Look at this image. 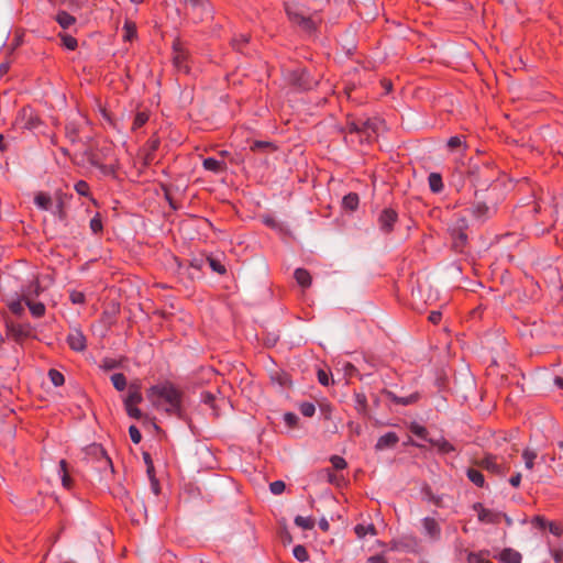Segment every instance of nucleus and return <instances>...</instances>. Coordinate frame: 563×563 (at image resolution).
I'll use <instances>...</instances> for the list:
<instances>
[{
  "label": "nucleus",
  "mask_w": 563,
  "mask_h": 563,
  "mask_svg": "<svg viewBox=\"0 0 563 563\" xmlns=\"http://www.w3.org/2000/svg\"><path fill=\"white\" fill-rule=\"evenodd\" d=\"M147 398L157 409L181 418L183 394L172 383L157 384L148 388Z\"/></svg>",
  "instance_id": "obj_1"
},
{
  "label": "nucleus",
  "mask_w": 563,
  "mask_h": 563,
  "mask_svg": "<svg viewBox=\"0 0 563 563\" xmlns=\"http://www.w3.org/2000/svg\"><path fill=\"white\" fill-rule=\"evenodd\" d=\"M284 7L291 23L309 33L316 30V24L309 16V10L299 1H285Z\"/></svg>",
  "instance_id": "obj_2"
},
{
  "label": "nucleus",
  "mask_w": 563,
  "mask_h": 563,
  "mask_svg": "<svg viewBox=\"0 0 563 563\" xmlns=\"http://www.w3.org/2000/svg\"><path fill=\"white\" fill-rule=\"evenodd\" d=\"M190 11L194 22H205L213 18V8L209 0H181Z\"/></svg>",
  "instance_id": "obj_3"
},
{
  "label": "nucleus",
  "mask_w": 563,
  "mask_h": 563,
  "mask_svg": "<svg viewBox=\"0 0 563 563\" xmlns=\"http://www.w3.org/2000/svg\"><path fill=\"white\" fill-rule=\"evenodd\" d=\"M289 84L298 90L306 91L318 85L319 79L311 77L306 68H297L288 75Z\"/></svg>",
  "instance_id": "obj_4"
},
{
  "label": "nucleus",
  "mask_w": 563,
  "mask_h": 563,
  "mask_svg": "<svg viewBox=\"0 0 563 563\" xmlns=\"http://www.w3.org/2000/svg\"><path fill=\"white\" fill-rule=\"evenodd\" d=\"M173 49H174L173 62H174L175 67L178 70H184L185 73H188L189 71V67L187 65V60H188V56H189L188 52L181 46V44L178 41L173 44Z\"/></svg>",
  "instance_id": "obj_5"
},
{
  "label": "nucleus",
  "mask_w": 563,
  "mask_h": 563,
  "mask_svg": "<svg viewBox=\"0 0 563 563\" xmlns=\"http://www.w3.org/2000/svg\"><path fill=\"white\" fill-rule=\"evenodd\" d=\"M69 346L77 352H81L86 349V338L81 331L74 329L67 336Z\"/></svg>",
  "instance_id": "obj_6"
},
{
  "label": "nucleus",
  "mask_w": 563,
  "mask_h": 563,
  "mask_svg": "<svg viewBox=\"0 0 563 563\" xmlns=\"http://www.w3.org/2000/svg\"><path fill=\"white\" fill-rule=\"evenodd\" d=\"M397 220V213L393 209H385L379 216L378 222L383 231L389 232Z\"/></svg>",
  "instance_id": "obj_7"
},
{
  "label": "nucleus",
  "mask_w": 563,
  "mask_h": 563,
  "mask_svg": "<svg viewBox=\"0 0 563 563\" xmlns=\"http://www.w3.org/2000/svg\"><path fill=\"white\" fill-rule=\"evenodd\" d=\"M474 508L478 511V519L485 523H496L501 517L500 514L486 509L481 504H476Z\"/></svg>",
  "instance_id": "obj_8"
},
{
  "label": "nucleus",
  "mask_w": 563,
  "mask_h": 563,
  "mask_svg": "<svg viewBox=\"0 0 563 563\" xmlns=\"http://www.w3.org/2000/svg\"><path fill=\"white\" fill-rule=\"evenodd\" d=\"M422 527L424 534L428 536L430 539H439L441 529L439 523L433 518H424L422 520Z\"/></svg>",
  "instance_id": "obj_9"
},
{
  "label": "nucleus",
  "mask_w": 563,
  "mask_h": 563,
  "mask_svg": "<svg viewBox=\"0 0 563 563\" xmlns=\"http://www.w3.org/2000/svg\"><path fill=\"white\" fill-rule=\"evenodd\" d=\"M43 291L38 280H33L22 290V300H34Z\"/></svg>",
  "instance_id": "obj_10"
},
{
  "label": "nucleus",
  "mask_w": 563,
  "mask_h": 563,
  "mask_svg": "<svg viewBox=\"0 0 563 563\" xmlns=\"http://www.w3.org/2000/svg\"><path fill=\"white\" fill-rule=\"evenodd\" d=\"M383 124V122L378 119H367L365 121H361L360 123H352V129L354 131H368L372 130L373 132H378L379 125Z\"/></svg>",
  "instance_id": "obj_11"
},
{
  "label": "nucleus",
  "mask_w": 563,
  "mask_h": 563,
  "mask_svg": "<svg viewBox=\"0 0 563 563\" xmlns=\"http://www.w3.org/2000/svg\"><path fill=\"white\" fill-rule=\"evenodd\" d=\"M398 440L399 439L395 432H388V433L382 435L377 440L375 448L380 451L385 450V449H389V448L395 446L397 444Z\"/></svg>",
  "instance_id": "obj_12"
},
{
  "label": "nucleus",
  "mask_w": 563,
  "mask_h": 563,
  "mask_svg": "<svg viewBox=\"0 0 563 563\" xmlns=\"http://www.w3.org/2000/svg\"><path fill=\"white\" fill-rule=\"evenodd\" d=\"M141 386L137 383H132L129 386V394L125 397L123 402H132V404H140L143 400L142 394L140 391Z\"/></svg>",
  "instance_id": "obj_13"
},
{
  "label": "nucleus",
  "mask_w": 563,
  "mask_h": 563,
  "mask_svg": "<svg viewBox=\"0 0 563 563\" xmlns=\"http://www.w3.org/2000/svg\"><path fill=\"white\" fill-rule=\"evenodd\" d=\"M55 20L64 30L69 29L76 22V18L66 11H58L55 16Z\"/></svg>",
  "instance_id": "obj_14"
},
{
  "label": "nucleus",
  "mask_w": 563,
  "mask_h": 563,
  "mask_svg": "<svg viewBox=\"0 0 563 563\" xmlns=\"http://www.w3.org/2000/svg\"><path fill=\"white\" fill-rule=\"evenodd\" d=\"M386 396L397 405L408 406L417 401L418 394H411L407 397H398L393 391H385Z\"/></svg>",
  "instance_id": "obj_15"
},
{
  "label": "nucleus",
  "mask_w": 563,
  "mask_h": 563,
  "mask_svg": "<svg viewBox=\"0 0 563 563\" xmlns=\"http://www.w3.org/2000/svg\"><path fill=\"white\" fill-rule=\"evenodd\" d=\"M471 212L477 220H485L490 214V208L484 202H477L472 207Z\"/></svg>",
  "instance_id": "obj_16"
},
{
  "label": "nucleus",
  "mask_w": 563,
  "mask_h": 563,
  "mask_svg": "<svg viewBox=\"0 0 563 563\" xmlns=\"http://www.w3.org/2000/svg\"><path fill=\"white\" fill-rule=\"evenodd\" d=\"M57 473L62 479V484L65 488L71 487V478L68 474L67 462L65 460L59 461Z\"/></svg>",
  "instance_id": "obj_17"
},
{
  "label": "nucleus",
  "mask_w": 563,
  "mask_h": 563,
  "mask_svg": "<svg viewBox=\"0 0 563 563\" xmlns=\"http://www.w3.org/2000/svg\"><path fill=\"white\" fill-rule=\"evenodd\" d=\"M34 203L43 210H52L53 201L49 195L45 192H38L34 198Z\"/></svg>",
  "instance_id": "obj_18"
},
{
  "label": "nucleus",
  "mask_w": 563,
  "mask_h": 563,
  "mask_svg": "<svg viewBox=\"0 0 563 563\" xmlns=\"http://www.w3.org/2000/svg\"><path fill=\"white\" fill-rule=\"evenodd\" d=\"M499 559L505 563H520L521 554L512 549H505L500 553Z\"/></svg>",
  "instance_id": "obj_19"
},
{
  "label": "nucleus",
  "mask_w": 563,
  "mask_h": 563,
  "mask_svg": "<svg viewBox=\"0 0 563 563\" xmlns=\"http://www.w3.org/2000/svg\"><path fill=\"white\" fill-rule=\"evenodd\" d=\"M476 464L479 467L485 468L487 471H490V472H494V473H498L499 472V466L497 465V463L495 461V457L492 456V455H488V456H485V457L481 459L479 461L476 462Z\"/></svg>",
  "instance_id": "obj_20"
},
{
  "label": "nucleus",
  "mask_w": 563,
  "mask_h": 563,
  "mask_svg": "<svg viewBox=\"0 0 563 563\" xmlns=\"http://www.w3.org/2000/svg\"><path fill=\"white\" fill-rule=\"evenodd\" d=\"M202 165L207 170L214 173H222L225 169L224 163L212 157L206 158Z\"/></svg>",
  "instance_id": "obj_21"
},
{
  "label": "nucleus",
  "mask_w": 563,
  "mask_h": 563,
  "mask_svg": "<svg viewBox=\"0 0 563 563\" xmlns=\"http://www.w3.org/2000/svg\"><path fill=\"white\" fill-rule=\"evenodd\" d=\"M295 278L297 283L303 288H307L311 285V276L309 272L303 268H297L295 271Z\"/></svg>",
  "instance_id": "obj_22"
},
{
  "label": "nucleus",
  "mask_w": 563,
  "mask_h": 563,
  "mask_svg": "<svg viewBox=\"0 0 563 563\" xmlns=\"http://www.w3.org/2000/svg\"><path fill=\"white\" fill-rule=\"evenodd\" d=\"M430 189L433 192H440L443 189L442 177L438 173H431L428 178Z\"/></svg>",
  "instance_id": "obj_23"
},
{
  "label": "nucleus",
  "mask_w": 563,
  "mask_h": 563,
  "mask_svg": "<svg viewBox=\"0 0 563 563\" xmlns=\"http://www.w3.org/2000/svg\"><path fill=\"white\" fill-rule=\"evenodd\" d=\"M24 302L34 317L40 318L45 313V306L42 302L35 300H25Z\"/></svg>",
  "instance_id": "obj_24"
},
{
  "label": "nucleus",
  "mask_w": 563,
  "mask_h": 563,
  "mask_svg": "<svg viewBox=\"0 0 563 563\" xmlns=\"http://www.w3.org/2000/svg\"><path fill=\"white\" fill-rule=\"evenodd\" d=\"M110 379H111V383H112L113 387L118 391H123L126 388V386H128L126 378L121 373L112 374Z\"/></svg>",
  "instance_id": "obj_25"
},
{
  "label": "nucleus",
  "mask_w": 563,
  "mask_h": 563,
  "mask_svg": "<svg viewBox=\"0 0 563 563\" xmlns=\"http://www.w3.org/2000/svg\"><path fill=\"white\" fill-rule=\"evenodd\" d=\"M250 37L246 34H239L232 37L231 45L232 47L238 51L242 52V49L245 47V45L249 43Z\"/></svg>",
  "instance_id": "obj_26"
},
{
  "label": "nucleus",
  "mask_w": 563,
  "mask_h": 563,
  "mask_svg": "<svg viewBox=\"0 0 563 563\" xmlns=\"http://www.w3.org/2000/svg\"><path fill=\"white\" fill-rule=\"evenodd\" d=\"M48 1L54 5L66 4L71 10L80 9L87 3V0H48Z\"/></svg>",
  "instance_id": "obj_27"
},
{
  "label": "nucleus",
  "mask_w": 563,
  "mask_h": 563,
  "mask_svg": "<svg viewBox=\"0 0 563 563\" xmlns=\"http://www.w3.org/2000/svg\"><path fill=\"white\" fill-rule=\"evenodd\" d=\"M467 478L474 483L475 485L483 487L484 486V476L483 474L476 470V468H468L466 472Z\"/></svg>",
  "instance_id": "obj_28"
},
{
  "label": "nucleus",
  "mask_w": 563,
  "mask_h": 563,
  "mask_svg": "<svg viewBox=\"0 0 563 563\" xmlns=\"http://www.w3.org/2000/svg\"><path fill=\"white\" fill-rule=\"evenodd\" d=\"M538 457V453L533 450L526 449L522 452V459L525 461V466L527 470H532L534 465V461Z\"/></svg>",
  "instance_id": "obj_29"
},
{
  "label": "nucleus",
  "mask_w": 563,
  "mask_h": 563,
  "mask_svg": "<svg viewBox=\"0 0 563 563\" xmlns=\"http://www.w3.org/2000/svg\"><path fill=\"white\" fill-rule=\"evenodd\" d=\"M342 203L345 209L353 211L358 206V196L356 194H349L343 198Z\"/></svg>",
  "instance_id": "obj_30"
},
{
  "label": "nucleus",
  "mask_w": 563,
  "mask_h": 563,
  "mask_svg": "<svg viewBox=\"0 0 563 563\" xmlns=\"http://www.w3.org/2000/svg\"><path fill=\"white\" fill-rule=\"evenodd\" d=\"M60 40L63 43V46H65L69 51H74L78 46L77 38L69 34H60Z\"/></svg>",
  "instance_id": "obj_31"
},
{
  "label": "nucleus",
  "mask_w": 563,
  "mask_h": 563,
  "mask_svg": "<svg viewBox=\"0 0 563 563\" xmlns=\"http://www.w3.org/2000/svg\"><path fill=\"white\" fill-rule=\"evenodd\" d=\"M295 523L302 529L310 530L314 526V520L310 517L297 516Z\"/></svg>",
  "instance_id": "obj_32"
},
{
  "label": "nucleus",
  "mask_w": 563,
  "mask_h": 563,
  "mask_svg": "<svg viewBox=\"0 0 563 563\" xmlns=\"http://www.w3.org/2000/svg\"><path fill=\"white\" fill-rule=\"evenodd\" d=\"M355 408L360 413H366L367 399L364 394H355Z\"/></svg>",
  "instance_id": "obj_33"
},
{
  "label": "nucleus",
  "mask_w": 563,
  "mask_h": 563,
  "mask_svg": "<svg viewBox=\"0 0 563 563\" xmlns=\"http://www.w3.org/2000/svg\"><path fill=\"white\" fill-rule=\"evenodd\" d=\"M453 240H454V247L455 249H462L466 241H467V235L466 233L464 232V230H457V232L455 233V235H452Z\"/></svg>",
  "instance_id": "obj_34"
},
{
  "label": "nucleus",
  "mask_w": 563,
  "mask_h": 563,
  "mask_svg": "<svg viewBox=\"0 0 563 563\" xmlns=\"http://www.w3.org/2000/svg\"><path fill=\"white\" fill-rule=\"evenodd\" d=\"M355 533L358 538H364L366 534H375V527L373 525H369L367 527L363 525H357L354 528Z\"/></svg>",
  "instance_id": "obj_35"
},
{
  "label": "nucleus",
  "mask_w": 563,
  "mask_h": 563,
  "mask_svg": "<svg viewBox=\"0 0 563 563\" xmlns=\"http://www.w3.org/2000/svg\"><path fill=\"white\" fill-rule=\"evenodd\" d=\"M48 377L52 384L56 387L62 386L65 382L64 375L56 369H49Z\"/></svg>",
  "instance_id": "obj_36"
},
{
  "label": "nucleus",
  "mask_w": 563,
  "mask_h": 563,
  "mask_svg": "<svg viewBox=\"0 0 563 563\" xmlns=\"http://www.w3.org/2000/svg\"><path fill=\"white\" fill-rule=\"evenodd\" d=\"M136 36V27L132 22H125L123 38L125 41H132Z\"/></svg>",
  "instance_id": "obj_37"
},
{
  "label": "nucleus",
  "mask_w": 563,
  "mask_h": 563,
  "mask_svg": "<svg viewBox=\"0 0 563 563\" xmlns=\"http://www.w3.org/2000/svg\"><path fill=\"white\" fill-rule=\"evenodd\" d=\"M137 404H130V402H124V407H125V410H126V413L131 417V418H134V419H141L142 418V412L139 408H136Z\"/></svg>",
  "instance_id": "obj_38"
},
{
  "label": "nucleus",
  "mask_w": 563,
  "mask_h": 563,
  "mask_svg": "<svg viewBox=\"0 0 563 563\" xmlns=\"http://www.w3.org/2000/svg\"><path fill=\"white\" fill-rule=\"evenodd\" d=\"M294 556L299 562H305L308 560V552L303 545H296L292 550Z\"/></svg>",
  "instance_id": "obj_39"
},
{
  "label": "nucleus",
  "mask_w": 563,
  "mask_h": 563,
  "mask_svg": "<svg viewBox=\"0 0 563 563\" xmlns=\"http://www.w3.org/2000/svg\"><path fill=\"white\" fill-rule=\"evenodd\" d=\"M299 410L305 417H312L316 412V407L312 402H302L299 406Z\"/></svg>",
  "instance_id": "obj_40"
},
{
  "label": "nucleus",
  "mask_w": 563,
  "mask_h": 563,
  "mask_svg": "<svg viewBox=\"0 0 563 563\" xmlns=\"http://www.w3.org/2000/svg\"><path fill=\"white\" fill-rule=\"evenodd\" d=\"M432 444L442 453H449L454 450L453 445L445 440L432 441Z\"/></svg>",
  "instance_id": "obj_41"
},
{
  "label": "nucleus",
  "mask_w": 563,
  "mask_h": 563,
  "mask_svg": "<svg viewBox=\"0 0 563 563\" xmlns=\"http://www.w3.org/2000/svg\"><path fill=\"white\" fill-rule=\"evenodd\" d=\"M121 362L113 358H104L100 365V367L104 371H111L120 367Z\"/></svg>",
  "instance_id": "obj_42"
},
{
  "label": "nucleus",
  "mask_w": 563,
  "mask_h": 563,
  "mask_svg": "<svg viewBox=\"0 0 563 563\" xmlns=\"http://www.w3.org/2000/svg\"><path fill=\"white\" fill-rule=\"evenodd\" d=\"M209 265L211 269L218 274H224L225 267L216 258L208 257Z\"/></svg>",
  "instance_id": "obj_43"
},
{
  "label": "nucleus",
  "mask_w": 563,
  "mask_h": 563,
  "mask_svg": "<svg viewBox=\"0 0 563 563\" xmlns=\"http://www.w3.org/2000/svg\"><path fill=\"white\" fill-rule=\"evenodd\" d=\"M285 483L283 481H275L271 483L269 489L274 495H279L285 490Z\"/></svg>",
  "instance_id": "obj_44"
},
{
  "label": "nucleus",
  "mask_w": 563,
  "mask_h": 563,
  "mask_svg": "<svg viewBox=\"0 0 563 563\" xmlns=\"http://www.w3.org/2000/svg\"><path fill=\"white\" fill-rule=\"evenodd\" d=\"M466 227H467V223H466V220L464 218L456 219V221L454 222V224L451 228V235H455L457 230H460V231L461 230H465Z\"/></svg>",
  "instance_id": "obj_45"
},
{
  "label": "nucleus",
  "mask_w": 563,
  "mask_h": 563,
  "mask_svg": "<svg viewBox=\"0 0 563 563\" xmlns=\"http://www.w3.org/2000/svg\"><path fill=\"white\" fill-rule=\"evenodd\" d=\"M90 229L93 233H99L101 232L102 230V222H101V219L99 217V214H96L91 220H90Z\"/></svg>",
  "instance_id": "obj_46"
},
{
  "label": "nucleus",
  "mask_w": 563,
  "mask_h": 563,
  "mask_svg": "<svg viewBox=\"0 0 563 563\" xmlns=\"http://www.w3.org/2000/svg\"><path fill=\"white\" fill-rule=\"evenodd\" d=\"M9 308L16 316H21L23 313V311H24V308L22 306L21 300H13V301H11L9 303Z\"/></svg>",
  "instance_id": "obj_47"
},
{
  "label": "nucleus",
  "mask_w": 563,
  "mask_h": 563,
  "mask_svg": "<svg viewBox=\"0 0 563 563\" xmlns=\"http://www.w3.org/2000/svg\"><path fill=\"white\" fill-rule=\"evenodd\" d=\"M129 434L133 443L137 444L142 440L140 430L135 426L129 428Z\"/></svg>",
  "instance_id": "obj_48"
},
{
  "label": "nucleus",
  "mask_w": 563,
  "mask_h": 563,
  "mask_svg": "<svg viewBox=\"0 0 563 563\" xmlns=\"http://www.w3.org/2000/svg\"><path fill=\"white\" fill-rule=\"evenodd\" d=\"M331 463L335 470H343L346 467L345 460L339 455H333L331 457Z\"/></svg>",
  "instance_id": "obj_49"
},
{
  "label": "nucleus",
  "mask_w": 563,
  "mask_h": 563,
  "mask_svg": "<svg viewBox=\"0 0 563 563\" xmlns=\"http://www.w3.org/2000/svg\"><path fill=\"white\" fill-rule=\"evenodd\" d=\"M148 120V115L145 112H139L135 115L133 128H140L142 126L146 121Z\"/></svg>",
  "instance_id": "obj_50"
},
{
  "label": "nucleus",
  "mask_w": 563,
  "mask_h": 563,
  "mask_svg": "<svg viewBox=\"0 0 563 563\" xmlns=\"http://www.w3.org/2000/svg\"><path fill=\"white\" fill-rule=\"evenodd\" d=\"M75 189L79 195L87 196L89 191V186L86 181L79 180L78 183H76Z\"/></svg>",
  "instance_id": "obj_51"
},
{
  "label": "nucleus",
  "mask_w": 563,
  "mask_h": 563,
  "mask_svg": "<svg viewBox=\"0 0 563 563\" xmlns=\"http://www.w3.org/2000/svg\"><path fill=\"white\" fill-rule=\"evenodd\" d=\"M69 299L73 303H82L85 301V295L80 291L73 290L69 294Z\"/></svg>",
  "instance_id": "obj_52"
},
{
  "label": "nucleus",
  "mask_w": 563,
  "mask_h": 563,
  "mask_svg": "<svg viewBox=\"0 0 563 563\" xmlns=\"http://www.w3.org/2000/svg\"><path fill=\"white\" fill-rule=\"evenodd\" d=\"M53 213L60 220V221H64L66 219V213L64 211V207H63V202L59 201L55 208L53 209Z\"/></svg>",
  "instance_id": "obj_53"
},
{
  "label": "nucleus",
  "mask_w": 563,
  "mask_h": 563,
  "mask_svg": "<svg viewBox=\"0 0 563 563\" xmlns=\"http://www.w3.org/2000/svg\"><path fill=\"white\" fill-rule=\"evenodd\" d=\"M284 420L289 427H295L298 422V417L292 412H287L284 415Z\"/></svg>",
  "instance_id": "obj_54"
},
{
  "label": "nucleus",
  "mask_w": 563,
  "mask_h": 563,
  "mask_svg": "<svg viewBox=\"0 0 563 563\" xmlns=\"http://www.w3.org/2000/svg\"><path fill=\"white\" fill-rule=\"evenodd\" d=\"M463 144V141L460 136H452L448 141V146L452 150L460 147Z\"/></svg>",
  "instance_id": "obj_55"
},
{
  "label": "nucleus",
  "mask_w": 563,
  "mask_h": 563,
  "mask_svg": "<svg viewBox=\"0 0 563 563\" xmlns=\"http://www.w3.org/2000/svg\"><path fill=\"white\" fill-rule=\"evenodd\" d=\"M380 86L383 88V93L387 95L393 89V82L390 79L384 78L380 80Z\"/></svg>",
  "instance_id": "obj_56"
},
{
  "label": "nucleus",
  "mask_w": 563,
  "mask_h": 563,
  "mask_svg": "<svg viewBox=\"0 0 563 563\" xmlns=\"http://www.w3.org/2000/svg\"><path fill=\"white\" fill-rule=\"evenodd\" d=\"M318 380L323 386L329 385V376L325 371H323V369L318 371Z\"/></svg>",
  "instance_id": "obj_57"
},
{
  "label": "nucleus",
  "mask_w": 563,
  "mask_h": 563,
  "mask_svg": "<svg viewBox=\"0 0 563 563\" xmlns=\"http://www.w3.org/2000/svg\"><path fill=\"white\" fill-rule=\"evenodd\" d=\"M549 529H550V532L554 536H561L563 533L562 527H560L559 525H556L554 522L549 523Z\"/></svg>",
  "instance_id": "obj_58"
},
{
  "label": "nucleus",
  "mask_w": 563,
  "mask_h": 563,
  "mask_svg": "<svg viewBox=\"0 0 563 563\" xmlns=\"http://www.w3.org/2000/svg\"><path fill=\"white\" fill-rule=\"evenodd\" d=\"M366 563H387V560L383 555H372Z\"/></svg>",
  "instance_id": "obj_59"
},
{
  "label": "nucleus",
  "mask_w": 563,
  "mask_h": 563,
  "mask_svg": "<svg viewBox=\"0 0 563 563\" xmlns=\"http://www.w3.org/2000/svg\"><path fill=\"white\" fill-rule=\"evenodd\" d=\"M468 563H490V562L485 560V559H483V558H481L479 555L470 554Z\"/></svg>",
  "instance_id": "obj_60"
},
{
  "label": "nucleus",
  "mask_w": 563,
  "mask_h": 563,
  "mask_svg": "<svg viewBox=\"0 0 563 563\" xmlns=\"http://www.w3.org/2000/svg\"><path fill=\"white\" fill-rule=\"evenodd\" d=\"M532 523L540 529H544L547 526V521L542 517H534Z\"/></svg>",
  "instance_id": "obj_61"
},
{
  "label": "nucleus",
  "mask_w": 563,
  "mask_h": 563,
  "mask_svg": "<svg viewBox=\"0 0 563 563\" xmlns=\"http://www.w3.org/2000/svg\"><path fill=\"white\" fill-rule=\"evenodd\" d=\"M151 482V489L155 495L159 494L161 487L157 478L150 479Z\"/></svg>",
  "instance_id": "obj_62"
},
{
  "label": "nucleus",
  "mask_w": 563,
  "mask_h": 563,
  "mask_svg": "<svg viewBox=\"0 0 563 563\" xmlns=\"http://www.w3.org/2000/svg\"><path fill=\"white\" fill-rule=\"evenodd\" d=\"M412 431L416 435L420 437V438H426V434H427V430L423 428V427H420V426H415L412 428Z\"/></svg>",
  "instance_id": "obj_63"
},
{
  "label": "nucleus",
  "mask_w": 563,
  "mask_h": 563,
  "mask_svg": "<svg viewBox=\"0 0 563 563\" xmlns=\"http://www.w3.org/2000/svg\"><path fill=\"white\" fill-rule=\"evenodd\" d=\"M441 316L440 311H432L429 316V320L435 324L441 320Z\"/></svg>",
  "instance_id": "obj_64"
}]
</instances>
